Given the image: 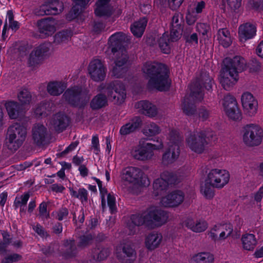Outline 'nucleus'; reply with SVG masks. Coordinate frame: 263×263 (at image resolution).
<instances>
[{
	"instance_id": "58836bf2",
	"label": "nucleus",
	"mask_w": 263,
	"mask_h": 263,
	"mask_svg": "<svg viewBox=\"0 0 263 263\" xmlns=\"http://www.w3.org/2000/svg\"><path fill=\"white\" fill-rule=\"evenodd\" d=\"M111 249L108 248H97L92 250L94 259L101 261L106 259L110 255Z\"/></svg>"
},
{
	"instance_id": "de8ad7c7",
	"label": "nucleus",
	"mask_w": 263,
	"mask_h": 263,
	"mask_svg": "<svg viewBox=\"0 0 263 263\" xmlns=\"http://www.w3.org/2000/svg\"><path fill=\"white\" fill-rule=\"evenodd\" d=\"M17 98L22 106L26 105H29L31 102L32 96L27 89H24L18 92Z\"/></svg>"
},
{
	"instance_id": "39448f33",
	"label": "nucleus",
	"mask_w": 263,
	"mask_h": 263,
	"mask_svg": "<svg viewBox=\"0 0 263 263\" xmlns=\"http://www.w3.org/2000/svg\"><path fill=\"white\" fill-rule=\"evenodd\" d=\"M27 135L26 128L19 123H14L7 129L6 145L11 151H16L23 144Z\"/></svg>"
},
{
	"instance_id": "0eeeda50",
	"label": "nucleus",
	"mask_w": 263,
	"mask_h": 263,
	"mask_svg": "<svg viewBox=\"0 0 263 263\" xmlns=\"http://www.w3.org/2000/svg\"><path fill=\"white\" fill-rule=\"evenodd\" d=\"M51 45L44 43L34 47L29 53L27 64L32 69H35L42 65L49 55Z\"/></svg>"
},
{
	"instance_id": "6e6d98bb",
	"label": "nucleus",
	"mask_w": 263,
	"mask_h": 263,
	"mask_svg": "<svg viewBox=\"0 0 263 263\" xmlns=\"http://www.w3.org/2000/svg\"><path fill=\"white\" fill-rule=\"evenodd\" d=\"M30 194L29 193H26L21 196L20 197H16L14 202V206L16 208L19 206L26 205L29 198Z\"/></svg>"
},
{
	"instance_id": "cd10ccee",
	"label": "nucleus",
	"mask_w": 263,
	"mask_h": 263,
	"mask_svg": "<svg viewBox=\"0 0 263 263\" xmlns=\"http://www.w3.org/2000/svg\"><path fill=\"white\" fill-rule=\"evenodd\" d=\"M135 107L139 108L141 113L149 117L157 115L158 110L156 106L147 101H141L135 104Z\"/></svg>"
},
{
	"instance_id": "20e7f679",
	"label": "nucleus",
	"mask_w": 263,
	"mask_h": 263,
	"mask_svg": "<svg viewBox=\"0 0 263 263\" xmlns=\"http://www.w3.org/2000/svg\"><path fill=\"white\" fill-rule=\"evenodd\" d=\"M98 90L106 93L107 97L115 104H122L126 97L125 86L119 80L102 83L98 86Z\"/></svg>"
},
{
	"instance_id": "5701e85b",
	"label": "nucleus",
	"mask_w": 263,
	"mask_h": 263,
	"mask_svg": "<svg viewBox=\"0 0 263 263\" xmlns=\"http://www.w3.org/2000/svg\"><path fill=\"white\" fill-rule=\"evenodd\" d=\"M37 24L40 35L42 37L51 35L55 31V23L50 17L38 21Z\"/></svg>"
},
{
	"instance_id": "79ce46f5",
	"label": "nucleus",
	"mask_w": 263,
	"mask_h": 263,
	"mask_svg": "<svg viewBox=\"0 0 263 263\" xmlns=\"http://www.w3.org/2000/svg\"><path fill=\"white\" fill-rule=\"evenodd\" d=\"M217 37L219 44L224 47H229L232 43L230 33L226 29L219 30L217 34Z\"/></svg>"
},
{
	"instance_id": "a18cd8bd",
	"label": "nucleus",
	"mask_w": 263,
	"mask_h": 263,
	"mask_svg": "<svg viewBox=\"0 0 263 263\" xmlns=\"http://www.w3.org/2000/svg\"><path fill=\"white\" fill-rule=\"evenodd\" d=\"M183 137L179 134V133L175 129L170 131L168 137V146L169 147L177 145L179 146L180 143L182 141Z\"/></svg>"
},
{
	"instance_id": "423d86ee",
	"label": "nucleus",
	"mask_w": 263,
	"mask_h": 263,
	"mask_svg": "<svg viewBox=\"0 0 263 263\" xmlns=\"http://www.w3.org/2000/svg\"><path fill=\"white\" fill-rule=\"evenodd\" d=\"M88 92L85 89L77 86L67 89L63 97L71 106L81 108L84 107L89 101Z\"/></svg>"
},
{
	"instance_id": "864d4df0",
	"label": "nucleus",
	"mask_w": 263,
	"mask_h": 263,
	"mask_svg": "<svg viewBox=\"0 0 263 263\" xmlns=\"http://www.w3.org/2000/svg\"><path fill=\"white\" fill-rule=\"evenodd\" d=\"M222 104L224 108V110H226L228 108L230 109L231 107H234V105H236L237 103L233 96L230 95H227L224 96Z\"/></svg>"
},
{
	"instance_id": "bf43d9fd",
	"label": "nucleus",
	"mask_w": 263,
	"mask_h": 263,
	"mask_svg": "<svg viewBox=\"0 0 263 263\" xmlns=\"http://www.w3.org/2000/svg\"><path fill=\"white\" fill-rule=\"evenodd\" d=\"M221 227H222V232L220 233V237H219V238L223 239L231 234L233 229L232 226L230 224H226L221 226Z\"/></svg>"
},
{
	"instance_id": "bb28decb",
	"label": "nucleus",
	"mask_w": 263,
	"mask_h": 263,
	"mask_svg": "<svg viewBox=\"0 0 263 263\" xmlns=\"http://www.w3.org/2000/svg\"><path fill=\"white\" fill-rule=\"evenodd\" d=\"M5 106L11 119H16L23 115V107L17 102L14 101L6 102Z\"/></svg>"
},
{
	"instance_id": "473e14b6",
	"label": "nucleus",
	"mask_w": 263,
	"mask_h": 263,
	"mask_svg": "<svg viewBox=\"0 0 263 263\" xmlns=\"http://www.w3.org/2000/svg\"><path fill=\"white\" fill-rule=\"evenodd\" d=\"M161 234L157 233H152L147 236L145 239V245L146 248L150 250H153L157 248L162 240Z\"/></svg>"
},
{
	"instance_id": "6ab92c4d",
	"label": "nucleus",
	"mask_w": 263,
	"mask_h": 263,
	"mask_svg": "<svg viewBox=\"0 0 263 263\" xmlns=\"http://www.w3.org/2000/svg\"><path fill=\"white\" fill-rule=\"evenodd\" d=\"M241 100L242 105L249 116H252L256 113L258 102L252 93L244 92L241 96Z\"/></svg>"
},
{
	"instance_id": "0e129e2a",
	"label": "nucleus",
	"mask_w": 263,
	"mask_h": 263,
	"mask_svg": "<svg viewBox=\"0 0 263 263\" xmlns=\"http://www.w3.org/2000/svg\"><path fill=\"white\" fill-rule=\"evenodd\" d=\"M210 111L204 106H201L198 110V116L202 121L206 120L210 117Z\"/></svg>"
},
{
	"instance_id": "a878e982",
	"label": "nucleus",
	"mask_w": 263,
	"mask_h": 263,
	"mask_svg": "<svg viewBox=\"0 0 263 263\" xmlns=\"http://www.w3.org/2000/svg\"><path fill=\"white\" fill-rule=\"evenodd\" d=\"M256 32V27L249 23L241 25L239 27V36L241 41L252 38Z\"/></svg>"
},
{
	"instance_id": "7c9ffc66",
	"label": "nucleus",
	"mask_w": 263,
	"mask_h": 263,
	"mask_svg": "<svg viewBox=\"0 0 263 263\" xmlns=\"http://www.w3.org/2000/svg\"><path fill=\"white\" fill-rule=\"evenodd\" d=\"M109 0H99L97 3L95 12L98 16L108 17L111 14V8L109 5Z\"/></svg>"
},
{
	"instance_id": "1a4fd4ad",
	"label": "nucleus",
	"mask_w": 263,
	"mask_h": 263,
	"mask_svg": "<svg viewBox=\"0 0 263 263\" xmlns=\"http://www.w3.org/2000/svg\"><path fill=\"white\" fill-rule=\"evenodd\" d=\"M203 95L200 89L195 85L190 90L189 95H186L182 103L183 112L187 116H190L194 115L196 112V102L201 101L203 99Z\"/></svg>"
},
{
	"instance_id": "4c0bfd02",
	"label": "nucleus",
	"mask_w": 263,
	"mask_h": 263,
	"mask_svg": "<svg viewBox=\"0 0 263 263\" xmlns=\"http://www.w3.org/2000/svg\"><path fill=\"white\" fill-rule=\"evenodd\" d=\"M72 35L70 30H63L57 33L54 36L53 42L56 45L66 43Z\"/></svg>"
},
{
	"instance_id": "6e6552de",
	"label": "nucleus",
	"mask_w": 263,
	"mask_h": 263,
	"mask_svg": "<svg viewBox=\"0 0 263 263\" xmlns=\"http://www.w3.org/2000/svg\"><path fill=\"white\" fill-rule=\"evenodd\" d=\"M111 52L115 56L112 74L117 78H122L127 72L129 62L127 51L125 48H120Z\"/></svg>"
},
{
	"instance_id": "c9c22d12",
	"label": "nucleus",
	"mask_w": 263,
	"mask_h": 263,
	"mask_svg": "<svg viewBox=\"0 0 263 263\" xmlns=\"http://www.w3.org/2000/svg\"><path fill=\"white\" fill-rule=\"evenodd\" d=\"M168 186L167 183L160 177L153 183V194L155 196L162 195L167 190Z\"/></svg>"
},
{
	"instance_id": "338daca9",
	"label": "nucleus",
	"mask_w": 263,
	"mask_h": 263,
	"mask_svg": "<svg viewBox=\"0 0 263 263\" xmlns=\"http://www.w3.org/2000/svg\"><path fill=\"white\" fill-rule=\"evenodd\" d=\"M33 230L41 237L43 238H46L48 236L47 233L44 229L39 224H37L36 226L33 225L32 227Z\"/></svg>"
},
{
	"instance_id": "13d9d810",
	"label": "nucleus",
	"mask_w": 263,
	"mask_h": 263,
	"mask_svg": "<svg viewBox=\"0 0 263 263\" xmlns=\"http://www.w3.org/2000/svg\"><path fill=\"white\" fill-rule=\"evenodd\" d=\"M183 15L179 12L175 13L172 19V27L182 28Z\"/></svg>"
},
{
	"instance_id": "774afa93",
	"label": "nucleus",
	"mask_w": 263,
	"mask_h": 263,
	"mask_svg": "<svg viewBox=\"0 0 263 263\" xmlns=\"http://www.w3.org/2000/svg\"><path fill=\"white\" fill-rule=\"evenodd\" d=\"M261 63L257 59H253L250 64V69L253 71H258L261 70Z\"/></svg>"
},
{
	"instance_id": "aec40b11",
	"label": "nucleus",
	"mask_w": 263,
	"mask_h": 263,
	"mask_svg": "<svg viewBox=\"0 0 263 263\" xmlns=\"http://www.w3.org/2000/svg\"><path fill=\"white\" fill-rule=\"evenodd\" d=\"M197 86L200 89V90L203 94L201 90V86H202L206 90L212 92L213 88L215 86V83L213 78L210 76L207 72L202 71L201 73L200 78L198 81L192 83L190 85V90L193 87Z\"/></svg>"
},
{
	"instance_id": "f03ea898",
	"label": "nucleus",
	"mask_w": 263,
	"mask_h": 263,
	"mask_svg": "<svg viewBox=\"0 0 263 263\" xmlns=\"http://www.w3.org/2000/svg\"><path fill=\"white\" fill-rule=\"evenodd\" d=\"M223 64L220 82L225 90H230L238 81V73L246 68V62L242 57L236 56L233 59L225 58Z\"/></svg>"
},
{
	"instance_id": "72a5a7b5",
	"label": "nucleus",
	"mask_w": 263,
	"mask_h": 263,
	"mask_svg": "<svg viewBox=\"0 0 263 263\" xmlns=\"http://www.w3.org/2000/svg\"><path fill=\"white\" fill-rule=\"evenodd\" d=\"M108 100L106 95L100 93L95 96L91 100L90 106L92 110H98L107 105Z\"/></svg>"
},
{
	"instance_id": "ea45409f",
	"label": "nucleus",
	"mask_w": 263,
	"mask_h": 263,
	"mask_svg": "<svg viewBox=\"0 0 263 263\" xmlns=\"http://www.w3.org/2000/svg\"><path fill=\"white\" fill-rule=\"evenodd\" d=\"M159 47L164 53L168 54L171 52V40L167 34L164 33L157 40Z\"/></svg>"
},
{
	"instance_id": "4d7b16f0",
	"label": "nucleus",
	"mask_w": 263,
	"mask_h": 263,
	"mask_svg": "<svg viewBox=\"0 0 263 263\" xmlns=\"http://www.w3.org/2000/svg\"><path fill=\"white\" fill-rule=\"evenodd\" d=\"M92 240V237L91 234L83 235L79 237V241L78 244L79 247L84 248L89 245Z\"/></svg>"
},
{
	"instance_id": "49530a36",
	"label": "nucleus",
	"mask_w": 263,
	"mask_h": 263,
	"mask_svg": "<svg viewBox=\"0 0 263 263\" xmlns=\"http://www.w3.org/2000/svg\"><path fill=\"white\" fill-rule=\"evenodd\" d=\"M71 195L76 198L80 199L82 202L88 201V192L84 188H80L78 191H74L73 189H69Z\"/></svg>"
},
{
	"instance_id": "dca6fc26",
	"label": "nucleus",
	"mask_w": 263,
	"mask_h": 263,
	"mask_svg": "<svg viewBox=\"0 0 263 263\" xmlns=\"http://www.w3.org/2000/svg\"><path fill=\"white\" fill-rule=\"evenodd\" d=\"M116 251L117 258L123 263H134L136 258V252L130 243L121 245Z\"/></svg>"
},
{
	"instance_id": "c03bdc74",
	"label": "nucleus",
	"mask_w": 263,
	"mask_h": 263,
	"mask_svg": "<svg viewBox=\"0 0 263 263\" xmlns=\"http://www.w3.org/2000/svg\"><path fill=\"white\" fill-rule=\"evenodd\" d=\"M193 258L197 263H213V255L209 252H201L194 256Z\"/></svg>"
},
{
	"instance_id": "ddd939ff",
	"label": "nucleus",
	"mask_w": 263,
	"mask_h": 263,
	"mask_svg": "<svg viewBox=\"0 0 263 263\" xmlns=\"http://www.w3.org/2000/svg\"><path fill=\"white\" fill-rule=\"evenodd\" d=\"M230 179V175L224 170L213 169L208 175L206 180L213 187L222 188L227 184Z\"/></svg>"
},
{
	"instance_id": "680f3d73",
	"label": "nucleus",
	"mask_w": 263,
	"mask_h": 263,
	"mask_svg": "<svg viewBox=\"0 0 263 263\" xmlns=\"http://www.w3.org/2000/svg\"><path fill=\"white\" fill-rule=\"evenodd\" d=\"M212 187L213 186L209 183H207V182H206L204 186L201 187V192L206 198L211 199L214 196V193Z\"/></svg>"
},
{
	"instance_id": "393cba45",
	"label": "nucleus",
	"mask_w": 263,
	"mask_h": 263,
	"mask_svg": "<svg viewBox=\"0 0 263 263\" xmlns=\"http://www.w3.org/2000/svg\"><path fill=\"white\" fill-rule=\"evenodd\" d=\"M126 35L122 32H117L112 34L108 40L111 51L115 52L117 49L125 48L122 44L123 43L126 42Z\"/></svg>"
},
{
	"instance_id": "69168bd1",
	"label": "nucleus",
	"mask_w": 263,
	"mask_h": 263,
	"mask_svg": "<svg viewBox=\"0 0 263 263\" xmlns=\"http://www.w3.org/2000/svg\"><path fill=\"white\" fill-rule=\"evenodd\" d=\"M107 203L109 209L112 213L116 211V205L115 198L114 196L109 194L107 195Z\"/></svg>"
},
{
	"instance_id": "a211bd4d",
	"label": "nucleus",
	"mask_w": 263,
	"mask_h": 263,
	"mask_svg": "<svg viewBox=\"0 0 263 263\" xmlns=\"http://www.w3.org/2000/svg\"><path fill=\"white\" fill-rule=\"evenodd\" d=\"M184 199V194L179 190L175 191L162 198L161 202L165 207H176Z\"/></svg>"
},
{
	"instance_id": "f704fd0d",
	"label": "nucleus",
	"mask_w": 263,
	"mask_h": 263,
	"mask_svg": "<svg viewBox=\"0 0 263 263\" xmlns=\"http://www.w3.org/2000/svg\"><path fill=\"white\" fill-rule=\"evenodd\" d=\"M147 19L142 17L138 21L135 22L130 27V30L133 34L137 37H141L147 25Z\"/></svg>"
},
{
	"instance_id": "a19ab883",
	"label": "nucleus",
	"mask_w": 263,
	"mask_h": 263,
	"mask_svg": "<svg viewBox=\"0 0 263 263\" xmlns=\"http://www.w3.org/2000/svg\"><path fill=\"white\" fill-rule=\"evenodd\" d=\"M90 0H73L74 5L70 11L71 16L69 18L72 19L77 17L82 11V9L88 3Z\"/></svg>"
},
{
	"instance_id": "603ef678",
	"label": "nucleus",
	"mask_w": 263,
	"mask_h": 263,
	"mask_svg": "<svg viewBox=\"0 0 263 263\" xmlns=\"http://www.w3.org/2000/svg\"><path fill=\"white\" fill-rule=\"evenodd\" d=\"M132 223L136 224L138 227L145 224L146 226V218H145V213L142 215L134 214L132 215L129 219Z\"/></svg>"
},
{
	"instance_id": "f8f14e48",
	"label": "nucleus",
	"mask_w": 263,
	"mask_h": 263,
	"mask_svg": "<svg viewBox=\"0 0 263 263\" xmlns=\"http://www.w3.org/2000/svg\"><path fill=\"white\" fill-rule=\"evenodd\" d=\"M157 144L146 143L143 145H138L133 148L131 153L133 157L139 160L144 161L151 159L154 155L153 150L163 147L161 141L157 140ZM141 144V141L140 142Z\"/></svg>"
},
{
	"instance_id": "7ed1b4c3",
	"label": "nucleus",
	"mask_w": 263,
	"mask_h": 263,
	"mask_svg": "<svg viewBox=\"0 0 263 263\" xmlns=\"http://www.w3.org/2000/svg\"><path fill=\"white\" fill-rule=\"evenodd\" d=\"M215 133L211 130H202L189 134L186 138V142L190 148L194 152L201 154L206 146L212 141H215Z\"/></svg>"
},
{
	"instance_id": "e2e57ef3",
	"label": "nucleus",
	"mask_w": 263,
	"mask_h": 263,
	"mask_svg": "<svg viewBox=\"0 0 263 263\" xmlns=\"http://www.w3.org/2000/svg\"><path fill=\"white\" fill-rule=\"evenodd\" d=\"M248 6L256 10H263V0H250Z\"/></svg>"
},
{
	"instance_id": "f3484780",
	"label": "nucleus",
	"mask_w": 263,
	"mask_h": 263,
	"mask_svg": "<svg viewBox=\"0 0 263 263\" xmlns=\"http://www.w3.org/2000/svg\"><path fill=\"white\" fill-rule=\"evenodd\" d=\"M64 9L62 2L58 0H54L52 3L42 5L39 9L35 10V14L39 16L44 15H56L61 13Z\"/></svg>"
},
{
	"instance_id": "5fc2aeb1",
	"label": "nucleus",
	"mask_w": 263,
	"mask_h": 263,
	"mask_svg": "<svg viewBox=\"0 0 263 263\" xmlns=\"http://www.w3.org/2000/svg\"><path fill=\"white\" fill-rule=\"evenodd\" d=\"M182 33V28L171 27L170 39L172 42L178 41L181 37Z\"/></svg>"
},
{
	"instance_id": "f257e3e1",
	"label": "nucleus",
	"mask_w": 263,
	"mask_h": 263,
	"mask_svg": "<svg viewBox=\"0 0 263 263\" xmlns=\"http://www.w3.org/2000/svg\"><path fill=\"white\" fill-rule=\"evenodd\" d=\"M145 77L149 78L147 86L149 89L155 88L159 91L169 89L171 82L168 79V70L163 64L157 62H146L142 67Z\"/></svg>"
},
{
	"instance_id": "c85d7f7f",
	"label": "nucleus",
	"mask_w": 263,
	"mask_h": 263,
	"mask_svg": "<svg viewBox=\"0 0 263 263\" xmlns=\"http://www.w3.org/2000/svg\"><path fill=\"white\" fill-rule=\"evenodd\" d=\"M141 123L142 121L140 118L135 117L121 127L120 133L123 136L128 135L138 128L141 125Z\"/></svg>"
},
{
	"instance_id": "052dcab7",
	"label": "nucleus",
	"mask_w": 263,
	"mask_h": 263,
	"mask_svg": "<svg viewBox=\"0 0 263 263\" xmlns=\"http://www.w3.org/2000/svg\"><path fill=\"white\" fill-rule=\"evenodd\" d=\"M22 256L17 253L9 254L3 258L2 263H13L21 260Z\"/></svg>"
},
{
	"instance_id": "3c124183",
	"label": "nucleus",
	"mask_w": 263,
	"mask_h": 263,
	"mask_svg": "<svg viewBox=\"0 0 263 263\" xmlns=\"http://www.w3.org/2000/svg\"><path fill=\"white\" fill-rule=\"evenodd\" d=\"M227 116L233 120H237L241 118V114L238 107L237 104L234 105V107L228 108L225 110Z\"/></svg>"
},
{
	"instance_id": "2eb2a0df",
	"label": "nucleus",
	"mask_w": 263,
	"mask_h": 263,
	"mask_svg": "<svg viewBox=\"0 0 263 263\" xmlns=\"http://www.w3.org/2000/svg\"><path fill=\"white\" fill-rule=\"evenodd\" d=\"M32 139L37 146H43L49 141V134L47 128L43 124L36 123L33 125L32 130Z\"/></svg>"
},
{
	"instance_id": "9b49d317",
	"label": "nucleus",
	"mask_w": 263,
	"mask_h": 263,
	"mask_svg": "<svg viewBox=\"0 0 263 263\" xmlns=\"http://www.w3.org/2000/svg\"><path fill=\"white\" fill-rule=\"evenodd\" d=\"M168 218L165 211L156 207H151L145 212L146 226L154 229L164 224Z\"/></svg>"
},
{
	"instance_id": "b1692460",
	"label": "nucleus",
	"mask_w": 263,
	"mask_h": 263,
	"mask_svg": "<svg viewBox=\"0 0 263 263\" xmlns=\"http://www.w3.org/2000/svg\"><path fill=\"white\" fill-rule=\"evenodd\" d=\"M180 154V147L177 145L168 146L162 156V162L164 165L173 163L178 158Z\"/></svg>"
},
{
	"instance_id": "09e8293b",
	"label": "nucleus",
	"mask_w": 263,
	"mask_h": 263,
	"mask_svg": "<svg viewBox=\"0 0 263 263\" xmlns=\"http://www.w3.org/2000/svg\"><path fill=\"white\" fill-rule=\"evenodd\" d=\"M160 176L163 180H165L168 185L175 184L178 182L177 175L173 172L165 171L161 174Z\"/></svg>"
},
{
	"instance_id": "e433bc0d",
	"label": "nucleus",
	"mask_w": 263,
	"mask_h": 263,
	"mask_svg": "<svg viewBox=\"0 0 263 263\" xmlns=\"http://www.w3.org/2000/svg\"><path fill=\"white\" fill-rule=\"evenodd\" d=\"M241 240L243 248L249 251L253 250L257 244L255 236L252 234H247L243 235Z\"/></svg>"
},
{
	"instance_id": "4be33fe9",
	"label": "nucleus",
	"mask_w": 263,
	"mask_h": 263,
	"mask_svg": "<svg viewBox=\"0 0 263 263\" xmlns=\"http://www.w3.org/2000/svg\"><path fill=\"white\" fill-rule=\"evenodd\" d=\"M69 123V118L64 114L59 112L53 116L50 124L53 129L58 133L64 131Z\"/></svg>"
},
{
	"instance_id": "c756f323",
	"label": "nucleus",
	"mask_w": 263,
	"mask_h": 263,
	"mask_svg": "<svg viewBox=\"0 0 263 263\" xmlns=\"http://www.w3.org/2000/svg\"><path fill=\"white\" fill-rule=\"evenodd\" d=\"M66 84L62 81H52L47 86V92L51 96H58L62 94L66 88Z\"/></svg>"
},
{
	"instance_id": "2f4dec72",
	"label": "nucleus",
	"mask_w": 263,
	"mask_h": 263,
	"mask_svg": "<svg viewBox=\"0 0 263 263\" xmlns=\"http://www.w3.org/2000/svg\"><path fill=\"white\" fill-rule=\"evenodd\" d=\"M63 256L66 258L76 256L77 249L74 239H66L63 241Z\"/></svg>"
},
{
	"instance_id": "4468645a",
	"label": "nucleus",
	"mask_w": 263,
	"mask_h": 263,
	"mask_svg": "<svg viewBox=\"0 0 263 263\" xmlns=\"http://www.w3.org/2000/svg\"><path fill=\"white\" fill-rule=\"evenodd\" d=\"M88 70L91 79L95 82L102 81L105 78L107 69L99 59L92 60L89 64Z\"/></svg>"
},
{
	"instance_id": "37998d69",
	"label": "nucleus",
	"mask_w": 263,
	"mask_h": 263,
	"mask_svg": "<svg viewBox=\"0 0 263 263\" xmlns=\"http://www.w3.org/2000/svg\"><path fill=\"white\" fill-rule=\"evenodd\" d=\"M185 225L193 231L196 233L203 232L208 228L207 223L204 221H199L195 223L192 220L189 219L186 221Z\"/></svg>"
},
{
	"instance_id": "412c9836",
	"label": "nucleus",
	"mask_w": 263,
	"mask_h": 263,
	"mask_svg": "<svg viewBox=\"0 0 263 263\" xmlns=\"http://www.w3.org/2000/svg\"><path fill=\"white\" fill-rule=\"evenodd\" d=\"M143 175V172L140 168L128 167L123 171L122 178L129 183L137 184L142 178Z\"/></svg>"
},
{
	"instance_id": "8fccbe9b",
	"label": "nucleus",
	"mask_w": 263,
	"mask_h": 263,
	"mask_svg": "<svg viewBox=\"0 0 263 263\" xmlns=\"http://www.w3.org/2000/svg\"><path fill=\"white\" fill-rule=\"evenodd\" d=\"M160 127L155 123H151L146 125L143 129V134L146 136H153L160 133Z\"/></svg>"
},
{
	"instance_id": "9d476101",
	"label": "nucleus",
	"mask_w": 263,
	"mask_h": 263,
	"mask_svg": "<svg viewBox=\"0 0 263 263\" xmlns=\"http://www.w3.org/2000/svg\"><path fill=\"white\" fill-rule=\"evenodd\" d=\"M263 130L257 124H250L243 128V140L249 146L259 145L262 140Z\"/></svg>"
}]
</instances>
